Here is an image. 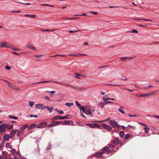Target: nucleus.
<instances>
[{"mask_svg": "<svg viewBox=\"0 0 159 159\" xmlns=\"http://www.w3.org/2000/svg\"><path fill=\"white\" fill-rule=\"evenodd\" d=\"M109 124L112 126L113 128L116 127L119 129L120 127V125H119L117 122L115 120H111L110 121Z\"/></svg>", "mask_w": 159, "mask_h": 159, "instance_id": "nucleus-1", "label": "nucleus"}, {"mask_svg": "<svg viewBox=\"0 0 159 159\" xmlns=\"http://www.w3.org/2000/svg\"><path fill=\"white\" fill-rule=\"evenodd\" d=\"M69 116L68 115L64 116H57L53 117L52 120H55L58 119L63 120L64 119H69L70 118L68 116Z\"/></svg>", "mask_w": 159, "mask_h": 159, "instance_id": "nucleus-2", "label": "nucleus"}, {"mask_svg": "<svg viewBox=\"0 0 159 159\" xmlns=\"http://www.w3.org/2000/svg\"><path fill=\"white\" fill-rule=\"evenodd\" d=\"M102 127L108 131H110L112 129V127L107 124H102Z\"/></svg>", "mask_w": 159, "mask_h": 159, "instance_id": "nucleus-3", "label": "nucleus"}, {"mask_svg": "<svg viewBox=\"0 0 159 159\" xmlns=\"http://www.w3.org/2000/svg\"><path fill=\"white\" fill-rule=\"evenodd\" d=\"M86 125H88L91 128H95V127H97L98 128L100 126L99 125L96 123H93L92 124H86Z\"/></svg>", "mask_w": 159, "mask_h": 159, "instance_id": "nucleus-4", "label": "nucleus"}, {"mask_svg": "<svg viewBox=\"0 0 159 159\" xmlns=\"http://www.w3.org/2000/svg\"><path fill=\"white\" fill-rule=\"evenodd\" d=\"M0 47L1 48L6 47L10 48L12 47V46L11 45L8 44L7 43L4 42L2 43Z\"/></svg>", "mask_w": 159, "mask_h": 159, "instance_id": "nucleus-5", "label": "nucleus"}, {"mask_svg": "<svg viewBox=\"0 0 159 159\" xmlns=\"http://www.w3.org/2000/svg\"><path fill=\"white\" fill-rule=\"evenodd\" d=\"M82 112L84 113H86V114L88 115H93L92 113L91 110L88 109H86L84 107V111Z\"/></svg>", "mask_w": 159, "mask_h": 159, "instance_id": "nucleus-6", "label": "nucleus"}, {"mask_svg": "<svg viewBox=\"0 0 159 159\" xmlns=\"http://www.w3.org/2000/svg\"><path fill=\"white\" fill-rule=\"evenodd\" d=\"M47 125V123L46 122H42L39 124L37 126V128H41L46 126Z\"/></svg>", "mask_w": 159, "mask_h": 159, "instance_id": "nucleus-7", "label": "nucleus"}, {"mask_svg": "<svg viewBox=\"0 0 159 159\" xmlns=\"http://www.w3.org/2000/svg\"><path fill=\"white\" fill-rule=\"evenodd\" d=\"M75 103L77 106L79 107V108L80 111H84V106L81 105L77 101L75 102Z\"/></svg>", "mask_w": 159, "mask_h": 159, "instance_id": "nucleus-8", "label": "nucleus"}, {"mask_svg": "<svg viewBox=\"0 0 159 159\" xmlns=\"http://www.w3.org/2000/svg\"><path fill=\"white\" fill-rule=\"evenodd\" d=\"M61 123L63 125H69L70 124V123H71L72 124L73 123V121L71 120H64L62 121H61ZM73 125V124H72Z\"/></svg>", "mask_w": 159, "mask_h": 159, "instance_id": "nucleus-9", "label": "nucleus"}, {"mask_svg": "<svg viewBox=\"0 0 159 159\" xmlns=\"http://www.w3.org/2000/svg\"><path fill=\"white\" fill-rule=\"evenodd\" d=\"M6 131L4 124L0 125V133H2Z\"/></svg>", "mask_w": 159, "mask_h": 159, "instance_id": "nucleus-10", "label": "nucleus"}, {"mask_svg": "<svg viewBox=\"0 0 159 159\" xmlns=\"http://www.w3.org/2000/svg\"><path fill=\"white\" fill-rule=\"evenodd\" d=\"M5 128H6L7 129H10L13 128L12 125H10L8 124H4Z\"/></svg>", "mask_w": 159, "mask_h": 159, "instance_id": "nucleus-11", "label": "nucleus"}, {"mask_svg": "<svg viewBox=\"0 0 159 159\" xmlns=\"http://www.w3.org/2000/svg\"><path fill=\"white\" fill-rule=\"evenodd\" d=\"M103 154V152H96L95 153L93 154V156L95 157H100L102 156V155Z\"/></svg>", "mask_w": 159, "mask_h": 159, "instance_id": "nucleus-12", "label": "nucleus"}, {"mask_svg": "<svg viewBox=\"0 0 159 159\" xmlns=\"http://www.w3.org/2000/svg\"><path fill=\"white\" fill-rule=\"evenodd\" d=\"M26 47L32 50H36L35 48L30 45L29 43H28L26 46Z\"/></svg>", "mask_w": 159, "mask_h": 159, "instance_id": "nucleus-13", "label": "nucleus"}, {"mask_svg": "<svg viewBox=\"0 0 159 159\" xmlns=\"http://www.w3.org/2000/svg\"><path fill=\"white\" fill-rule=\"evenodd\" d=\"M132 57H124L120 58L121 61H124L126 60H130L132 59Z\"/></svg>", "mask_w": 159, "mask_h": 159, "instance_id": "nucleus-14", "label": "nucleus"}, {"mask_svg": "<svg viewBox=\"0 0 159 159\" xmlns=\"http://www.w3.org/2000/svg\"><path fill=\"white\" fill-rule=\"evenodd\" d=\"M16 130H12L10 132V138H12L16 133Z\"/></svg>", "mask_w": 159, "mask_h": 159, "instance_id": "nucleus-15", "label": "nucleus"}, {"mask_svg": "<svg viewBox=\"0 0 159 159\" xmlns=\"http://www.w3.org/2000/svg\"><path fill=\"white\" fill-rule=\"evenodd\" d=\"M53 124V125L54 126H57L58 125L60 124L61 123V121H52L51 122Z\"/></svg>", "mask_w": 159, "mask_h": 159, "instance_id": "nucleus-16", "label": "nucleus"}, {"mask_svg": "<svg viewBox=\"0 0 159 159\" xmlns=\"http://www.w3.org/2000/svg\"><path fill=\"white\" fill-rule=\"evenodd\" d=\"M112 143L116 145H118L120 143V140L118 138H116V139L115 140H114L113 142Z\"/></svg>", "mask_w": 159, "mask_h": 159, "instance_id": "nucleus-17", "label": "nucleus"}, {"mask_svg": "<svg viewBox=\"0 0 159 159\" xmlns=\"http://www.w3.org/2000/svg\"><path fill=\"white\" fill-rule=\"evenodd\" d=\"M43 105L42 104H39L36 105V107L39 109H43Z\"/></svg>", "mask_w": 159, "mask_h": 159, "instance_id": "nucleus-18", "label": "nucleus"}, {"mask_svg": "<svg viewBox=\"0 0 159 159\" xmlns=\"http://www.w3.org/2000/svg\"><path fill=\"white\" fill-rule=\"evenodd\" d=\"M28 125H25L22 126L20 128V131H22L24 129H25L28 126Z\"/></svg>", "mask_w": 159, "mask_h": 159, "instance_id": "nucleus-19", "label": "nucleus"}, {"mask_svg": "<svg viewBox=\"0 0 159 159\" xmlns=\"http://www.w3.org/2000/svg\"><path fill=\"white\" fill-rule=\"evenodd\" d=\"M123 107L122 106L120 107L118 109V111L122 114H125V113L123 110Z\"/></svg>", "mask_w": 159, "mask_h": 159, "instance_id": "nucleus-20", "label": "nucleus"}, {"mask_svg": "<svg viewBox=\"0 0 159 159\" xmlns=\"http://www.w3.org/2000/svg\"><path fill=\"white\" fill-rule=\"evenodd\" d=\"M72 88H74L75 89H78L79 90H83L85 89L83 87H76V86H73L72 87Z\"/></svg>", "mask_w": 159, "mask_h": 159, "instance_id": "nucleus-21", "label": "nucleus"}, {"mask_svg": "<svg viewBox=\"0 0 159 159\" xmlns=\"http://www.w3.org/2000/svg\"><path fill=\"white\" fill-rule=\"evenodd\" d=\"M9 135L8 134L5 135L3 137V139L5 140L8 141L9 140Z\"/></svg>", "mask_w": 159, "mask_h": 159, "instance_id": "nucleus-22", "label": "nucleus"}, {"mask_svg": "<svg viewBox=\"0 0 159 159\" xmlns=\"http://www.w3.org/2000/svg\"><path fill=\"white\" fill-rule=\"evenodd\" d=\"M81 54H75L74 53L69 54L68 56L71 57H77L79 56Z\"/></svg>", "mask_w": 159, "mask_h": 159, "instance_id": "nucleus-23", "label": "nucleus"}, {"mask_svg": "<svg viewBox=\"0 0 159 159\" xmlns=\"http://www.w3.org/2000/svg\"><path fill=\"white\" fill-rule=\"evenodd\" d=\"M134 20H144L145 21H152V20H151L150 19H134Z\"/></svg>", "mask_w": 159, "mask_h": 159, "instance_id": "nucleus-24", "label": "nucleus"}, {"mask_svg": "<svg viewBox=\"0 0 159 159\" xmlns=\"http://www.w3.org/2000/svg\"><path fill=\"white\" fill-rule=\"evenodd\" d=\"M140 95V97H146L149 96V93L142 94H141Z\"/></svg>", "mask_w": 159, "mask_h": 159, "instance_id": "nucleus-25", "label": "nucleus"}, {"mask_svg": "<svg viewBox=\"0 0 159 159\" xmlns=\"http://www.w3.org/2000/svg\"><path fill=\"white\" fill-rule=\"evenodd\" d=\"M25 17H29L34 18L35 16H36L35 15H30L29 14H26L25 15Z\"/></svg>", "mask_w": 159, "mask_h": 159, "instance_id": "nucleus-26", "label": "nucleus"}, {"mask_svg": "<svg viewBox=\"0 0 159 159\" xmlns=\"http://www.w3.org/2000/svg\"><path fill=\"white\" fill-rule=\"evenodd\" d=\"M6 147L7 148H8L10 149L11 148V146L10 145L9 143H6Z\"/></svg>", "mask_w": 159, "mask_h": 159, "instance_id": "nucleus-27", "label": "nucleus"}, {"mask_svg": "<svg viewBox=\"0 0 159 159\" xmlns=\"http://www.w3.org/2000/svg\"><path fill=\"white\" fill-rule=\"evenodd\" d=\"M11 89H14V90H19V89L17 87L13 85H12V84L11 86Z\"/></svg>", "mask_w": 159, "mask_h": 159, "instance_id": "nucleus-28", "label": "nucleus"}, {"mask_svg": "<svg viewBox=\"0 0 159 159\" xmlns=\"http://www.w3.org/2000/svg\"><path fill=\"white\" fill-rule=\"evenodd\" d=\"M8 117L9 118H11V119H15V120H17L18 119V118L17 117H15L14 116H12V115H9L8 116Z\"/></svg>", "mask_w": 159, "mask_h": 159, "instance_id": "nucleus-29", "label": "nucleus"}, {"mask_svg": "<svg viewBox=\"0 0 159 159\" xmlns=\"http://www.w3.org/2000/svg\"><path fill=\"white\" fill-rule=\"evenodd\" d=\"M36 126V125L35 124H32L30 126V127L29 128H28V129H32L34 128Z\"/></svg>", "mask_w": 159, "mask_h": 159, "instance_id": "nucleus-30", "label": "nucleus"}, {"mask_svg": "<svg viewBox=\"0 0 159 159\" xmlns=\"http://www.w3.org/2000/svg\"><path fill=\"white\" fill-rule=\"evenodd\" d=\"M75 78L78 79H80V78L79 76H81V75L80 74L77 73H75Z\"/></svg>", "mask_w": 159, "mask_h": 159, "instance_id": "nucleus-31", "label": "nucleus"}, {"mask_svg": "<svg viewBox=\"0 0 159 159\" xmlns=\"http://www.w3.org/2000/svg\"><path fill=\"white\" fill-rule=\"evenodd\" d=\"M149 93V96H150V95L153 96V95H156L157 94V93L156 91H154L152 92Z\"/></svg>", "mask_w": 159, "mask_h": 159, "instance_id": "nucleus-32", "label": "nucleus"}, {"mask_svg": "<svg viewBox=\"0 0 159 159\" xmlns=\"http://www.w3.org/2000/svg\"><path fill=\"white\" fill-rule=\"evenodd\" d=\"M16 131H17V136L19 137L20 135L21 131L20 130H19V129L16 130Z\"/></svg>", "mask_w": 159, "mask_h": 159, "instance_id": "nucleus-33", "label": "nucleus"}, {"mask_svg": "<svg viewBox=\"0 0 159 159\" xmlns=\"http://www.w3.org/2000/svg\"><path fill=\"white\" fill-rule=\"evenodd\" d=\"M124 132L123 131H121L119 134L120 136L121 137H124Z\"/></svg>", "mask_w": 159, "mask_h": 159, "instance_id": "nucleus-34", "label": "nucleus"}, {"mask_svg": "<svg viewBox=\"0 0 159 159\" xmlns=\"http://www.w3.org/2000/svg\"><path fill=\"white\" fill-rule=\"evenodd\" d=\"M61 84L63 85L67 86L70 87H71L72 88V87L73 86H72L71 85L66 84L65 83H61Z\"/></svg>", "mask_w": 159, "mask_h": 159, "instance_id": "nucleus-35", "label": "nucleus"}, {"mask_svg": "<svg viewBox=\"0 0 159 159\" xmlns=\"http://www.w3.org/2000/svg\"><path fill=\"white\" fill-rule=\"evenodd\" d=\"M109 100H110V98H108V97H103V100L104 101H106Z\"/></svg>", "mask_w": 159, "mask_h": 159, "instance_id": "nucleus-36", "label": "nucleus"}, {"mask_svg": "<svg viewBox=\"0 0 159 159\" xmlns=\"http://www.w3.org/2000/svg\"><path fill=\"white\" fill-rule=\"evenodd\" d=\"M109 149V147H108L107 146H105L103 148H102V151H107Z\"/></svg>", "mask_w": 159, "mask_h": 159, "instance_id": "nucleus-37", "label": "nucleus"}, {"mask_svg": "<svg viewBox=\"0 0 159 159\" xmlns=\"http://www.w3.org/2000/svg\"><path fill=\"white\" fill-rule=\"evenodd\" d=\"M80 30H70L69 31V32L70 33H73L76 32L78 31H80Z\"/></svg>", "mask_w": 159, "mask_h": 159, "instance_id": "nucleus-38", "label": "nucleus"}, {"mask_svg": "<svg viewBox=\"0 0 159 159\" xmlns=\"http://www.w3.org/2000/svg\"><path fill=\"white\" fill-rule=\"evenodd\" d=\"M66 105L68 106L69 107H70L73 105V103H66L65 104Z\"/></svg>", "mask_w": 159, "mask_h": 159, "instance_id": "nucleus-39", "label": "nucleus"}, {"mask_svg": "<svg viewBox=\"0 0 159 159\" xmlns=\"http://www.w3.org/2000/svg\"><path fill=\"white\" fill-rule=\"evenodd\" d=\"M144 129L145 132L146 133H148V132L149 131V129L148 128L146 127H144Z\"/></svg>", "mask_w": 159, "mask_h": 159, "instance_id": "nucleus-40", "label": "nucleus"}, {"mask_svg": "<svg viewBox=\"0 0 159 159\" xmlns=\"http://www.w3.org/2000/svg\"><path fill=\"white\" fill-rule=\"evenodd\" d=\"M54 30H50L48 29H46V30H41V31H46V32H49V31H54Z\"/></svg>", "mask_w": 159, "mask_h": 159, "instance_id": "nucleus-41", "label": "nucleus"}, {"mask_svg": "<svg viewBox=\"0 0 159 159\" xmlns=\"http://www.w3.org/2000/svg\"><path fill=\"white\" fill-rule=\"evenodd\" d=\"M53 108L52 107H49L47 109L49 111V112L51 113L52 112Z\"/></svg>", "mask_w": 159, "mask_h": 159, "instance_id": "nucleus-42", "label": "nucleus"}, {"mask_svg": "<svg viewBox=\"0 0 159 159\" xmlns=\"http://www.w3.org/2000/svg\"><path fill=\"white\" fill-rule=\"evenodd\" d=\"M5 142V141H3L2 143H0V147L1 148H2V147H4Z\"/></svg>", "mask_w": 159, "mask_h": 159, "instance_id": "nucleus-43", "label": "nucleus"}, {"mask_svg": "<svg viewBox=\"0 0 159 159\" xmlns=\"http://www.w3.org/2000/svg\"><path fill=\"white\" fill-rule=\"evenodd\" d=\"M34 102L30 101L29 102V105L31 107H32L34 105Z\"/></svg>", "mask_w": 159, "mask_h": 159, "instance_id": "nucleus-44", "label": "nucleus"}, {"mask_svg": "<svg viewBox=\"0 0 159 159\" xmlns=\"http://www.w3.org/2000/svg\"><path fill=\"white\" fill-rule=\"evenodd\" d=\"M130 137V135L129 134H126L125 138L126 140H127Z\"/></svg>", "mask_w": 159, "mask_h": 159, "instance_id": "nucleus-45", "label": "nucleus"}, {"mask_svg": "<svg viewBox=\"0 0 159 159\" xmlns=\"http://www.w3.org/2000/svg\"><path fill=\"white\" fill-rule=\"evenodd\" d=\"M44 99L47 100H48V101H50L51 100L47 96H45L44 97Z\"/></svg>", "mask_w": 159, "mask_h": 159, "instance_id": "nucleus-46", "label": "nucleus"}, {"mask_svg": "<svg viewBox=\"0 0 159 159\" xmlns=\"http://www.w3.org/2000/svg\"><path fill=\"white\" fill-rule=\"evenodd\" d=\"M5 68L7 70H9L11 69V67L10 66H5Z\"/></svg>", "mask_w": 159, "mask_h": 159, "instance_id": "nucleus-47", "label": "nucleus"}, {"mask_svg": "<svg viewBox=\"0 0 159 159\" xmlns=\"http://www.w3.org/2000/svg\"><path fill=\"white\" fill-rule=\"evenodd\" d=\"M76 18H64V19L68 20H72L76 19Z\"/></svg>", "mask_w": 159, "mask_h": 159, "instance_id": "nucleus-48", "label": "nucleus"}, {"mask_svg": "<svg viewBox=\"0 0 159 159\" xmlns=\"http://www.w3.org/2000/svg\"><path fill=\"white\" fill-rule=\"evenodd\" d=\"M10 151H11V153L12 154H14L16 152V150L14 149L12 150H11Z\"/></svg>", "mask_w": 159, "mask_h": 159, "instance_id": "nucleus-49", "label": "nucleus"}, {"mask_svg": "<svg viewBox=\"0 0 159 159\" xmlns=\"http://www.w3.org/2000/svg\"><path fill=\"white\" fill-rule=\"evenodd\" d=\"M115 146L112 144H110L109 145V148H113L115 147Z\"/></svg>", "mask_w": 159, "mask_h": 159, "instance_id": "nucleus-50", "label": "nucleus"}, {"mask_svg": "<svg viewBox=\"0 0 159 159\" xmlns=\"http://www.w3.org/2000/svg\"><path fill=\"white\" fill-rule=\"evenodd\" d=\"M57 111L58 112V113L60 114H62L63 113V111L62 110H57Z\"/></svg>", "mask_w": 159, "mask_h": 159, "instance_id": "nucleus-51", "label": "nucleus"}, {"mask_svg": "<svg viewBox=\"0 0 159 159\" xmlns=\"http://www.w3.org/2000/svg\"><path fill=\"white\" fill-rule=\"evenodd\" d=\"M122 78H121L120 79L122 80H123L124 81H126L127 80V79L125 76H123L122 77Z\"/></svg>", "mask_w": 159, "mask_h": 159, "instance_id": "nucleus-52", "label": "nucleus"}, {"mask_svg": "<svg viewBox=\"0 0 159 159\" xmlns=\"http://www.w3.org/2000/svg\"><path fill=\"white\" fill-rule=\"evenodd\" d=\"M12 50H13L16 51H19L20 50V49H18V48H12Z\"/></svg>", "mask_w": 159, "mask_h": 159, "instance_id": "nucleus-53", "label": "nucleus"}, {"mask_svg": "<svg viewBox=\"0 0 159 159\" xmlns=\"http://www.w3.org/2000/svg\"><path fill=\"white\" fill-rule=\"evenodd\" d=\"M110 119H111V117H109L107 119L101 121L103 122L105 121H108V120H110Z\"/></svg>", "mask_w": 159, "mask_h": 159, "instance_id": "nucleus-54", "label": "nucleus"}, {"mask_svg": "<svg viewBox=\"0 0 159 159\" xmlns=\"http://www.w3.org/2000/svg\"><path fill=\"white\" fill-rule=\"evenodd\" d=\"M52 82H53L54 83H56V84H61V83L60 82H57V81H52Z\"/></svg>", "mask_w": 159, "mask_h": 159, "instance_id": "nucleus-55", "label": "nucleus"}, {"mask_svg": "<svg viewBox=\"0 0 159 159\" xmlns=\"http://www.w3.org/2000/svg\"><path fill=\"white\" fill-rule=\"evenodd\" d=\"M52 82V81L49 80V81H41V83H46V82Z\"/></svg>", "mask_w": 159, "mask_h": 159, "instance_id": "nucleus-56", "label": "nucleus"}, {"mask_svg": "<svg viewBox=\"0 0 159 159\" xmlns=\"http://www.w3.org/2000/svg\"><path fill=\"white\" fill-rule=\"evenodd\" d=\"M131 32L133 33H137L138 31L136 30H133Z\"/></svg>", "mask_w": 159, "mask_h": 159, "instance_id": "nucleus-57", "label": "nucleus"}, {"mask_svg": "<svg viewBox=\"0 0 159 159\" xmlns=\"http://www.w3.org/2000/svg\"><path fill=\"white\" fill-rule=\"evenodd\" d=\"M54 126V125H53V124L52 123V124H50L48 125V127L49 128V127H52Z\"/></svg>", "mask_w": 159, "mask_h": 159, "instance_id": "nucleus-58", "label": "nucleus"}, {"mask_svg": "<svg viewBox=\"0 0 159 159\" xmlns=\"http://www.w3.org/2000/svg\"><path fill=\"white\" fill-rule=\"evenodd\" d=\"M113 151V150H109L107 151V154H110L111 153V152Z\"/></svg>", "mask_w": 159, "mask_h": 159, "instance_id": "nucleus-59", "label": "nucleus"}, {"mask_svg": "<svg viewBox=\"0 0 159 159\" xmlns=\"http://www.w3.org/2000/svg\"><path fill=\"white\" fill-rule=\"evenodd\" d=\"M75 16H87V15H86V14H85V13H84V14H81V15H75Z\"/></svg>", "mask_w": 159, "mask_h": 159, "instance_id": "nucleus-60", "label": "nucleus"}, {"mask_svg": "<svg viewBox=\"0 0 159 159\" xmlns=\"http://www.w3.org/2000/svg\"><path fill=\"white\" fill-rule=\"evenodd\" d=\"M90 13L93 14L94 15H97L98 14V12H93V11H90Z\"/></svg>", "mask_w": 159, "mask_h": 159, "instance_id": "nucleus-61", "label": "nucleus"}, {"mask_svg": "<svg viewBox=\"0 0 159 159\" xmlns=\"http://www.w3.org/2000/svg\"><path fill=\"white\" fill-rule=\"evenodd\" d=\"M17 154V155L18 157H21V154H20V152H17V154Z\"/></svg>", "mask_w": 159, "mask_h": 159, "instance_id": "nucleus-62", "label": "nucleus"}, {"mask_svg": "<svg viewBox=\"0 0 159 159\" xmlns=\"http://www.w3.org/2000/svg\"><path fill=\"white\" fill-rule=\"evenodd\" d=\"M12 53L15 55H19V54L18 53H17V52H12Z\"/></svg>", "mask_w": 159, "mask_h": 159, "instance_id": "nucleus-63", "label": "nucleus"}, {"mask_svg": "<svg viewBox=\"0 0 159 159\" xmlns=\"http://www.w3.org/2000/svg\"><path fill=\"white\" fill-rule=\"evenodd\" d=\"M106 104V103H105V102L103 104H102V105H101V109H103L104 106Z\"/></svg>", "mask_w": 159, "mask_h": 159, "instance_id": "nucleus-64", "label": "nucleus"}]
</instances>
